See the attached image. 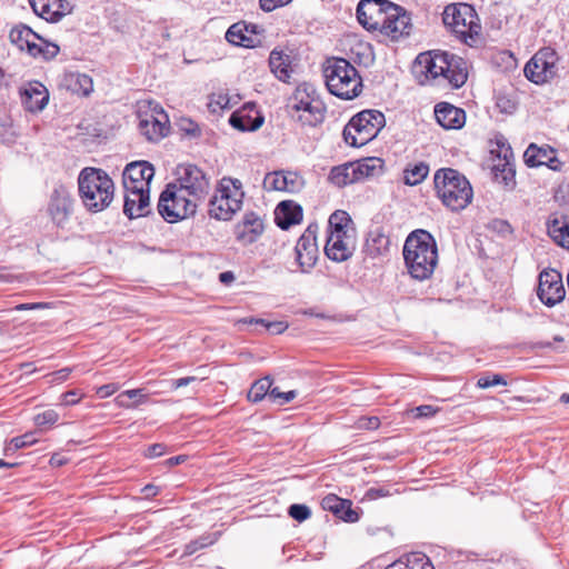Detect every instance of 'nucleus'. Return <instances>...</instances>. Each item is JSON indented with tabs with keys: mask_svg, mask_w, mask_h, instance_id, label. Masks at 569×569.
Wrapping results in <instances>:
<instances>
[{
	"mask_svg": "<svg viewBox=\"0 0 569 569\" xmlns=\"http://www.w3.org/2000/svg\"><path fill=\"white\" fill-rule=\"evenodd\" d=\"M392 6L387 0H361L357 7V19L367 30L381 32Z\"/></svg>",
	"mask_w": 569,
	"mask_h": 569,
	"instance_id": "11",
	"label": "nucleus"
},
{
	"mask_svg": "<svg viewBox=\"0 0 569 569\" xmlns=\"http://www.w3.org/2000/svg\"><path fill=\"white\" fill-rule=\"evenodd\" d=\"M288 513L292 519L299 522L307 520L311 516L309 507L300 503L291 505L288 509Z\"/></svg>",
	"mask_w": 569,
	"mask_h": 569,
	"instance_id": "50",
	"label": "nucleus"
},
{
	"mask_svg": "<svg viewBox=\"0 0 569 569\" xmlns=\"http://www.w3.org/2000/svg\"><path fill=\"white\" fill-rule=\"evenodd\" d=\"M380 426V420L378 417H361L358 420V427L360 429L375 430Z\"/></svg>",
	"mask_w": 569,
	"mask_h": 569,
	"instance_id": "58",
	"label": "nucleus"
},
{
	"mask_svg": "<svg viewBox=\"0 0 569 569\" xmlns=\"http://www.w3.org/2000/svg\"><path fill=\"white\" fill-rule=\"evenodd\" d=\"M208 178L206 173L194 164H186L180 173V193H207Z\"/></svg>",
	"mask_w": 569,
	"mask_h": 569,
	"instance_id": "24",
	"label": "nucleus"
},
{
	"mask_svg": "<svg viewBox=\"0 0 569 569\" xmlns=\"http://www.w3.org/2000/svg\"><path fill=\"white\" fill-rule=\"evenodd\" d=\"M351 505L350 500L339 498L336 495H328L321 501L325 510L332 512L343 521L356 522L359 519V515L351 508Z\"/></svg>",
	"mask_w": 569,
	"mask_h": 569,
	"instance_id": "28",
	"label": "nucleus"
},
{
	"mask_svg": "<svg viewBox=\"0 0 569 569\" xmlns=\"http://www.w3.org/2000/svg\"><path fill=\"white\" fill-rule=\"evenodd\" d=\"M537 295L541 302L548 307H553L562 301L566 291L560 273L555 270L542 271L539 276Z\"/></svg>",
	"mask_w": 569,
	"mask_h": 569,
	"instance_id": "14",
	"label": "nucleus"
},
{
	"mask_svg": "<svg viewBox=\"0 0 569 569\" xmlns=\"http://www.w3.org/2000/svg\"><path fill=\"white\" fill-rule=\"evenodd\" d=\"M323 74L326 86L333 96L343 100H351L361 93V77L348 60L343 58L329 59Z\"/></svg>",
	"mask_w": 569,
	"mask_h": 569,
	"instance_id": "5",
	"label": "nucleus"
},
{
	"mask_svg": "<svg viewBox=\"0 0 569 569\" xmlns=\"http://www.w3.org/2000/svg\"><path fill=\"white\" fill-rule=\"evenodd\" d=\"M305 186L303 178L293 171H273L266 174L263 188L268 191L299 192Z\"/></svg>",
	"mask_w": 569,
	"mask_h": 569,
	"instance_id": "18",
	"label": "nucleus"
},
{
	"mask_svg": "<svg viewBox=\"0 0 569 569\" xmlns=\"http://www.w3.org/2000/svg\"><path fill=\"white\" fill-rule=\"evenodd\" d=\"M40 41H41V46H40L41 51H40L39 57H42L44 60H51L54 57H57V54L60 51L59 46H57L56 43L49 42V41L44 40L43 38Z\"/></svg>",
	"mask_w": 569,
	"mask_h": 569,
	"instance_id": "52",
	"label": "nucleus"
},
{
	"mask_svg": "<svg viewBox=\"0 0 569 569\" xmlns=\"http://www.w3.org/2000/svg\"><path fill=\"white\" fill-rule=\"evenodd\" d=\"M59 419V415L53 409H48L41 413H38L34 416V423L37 427L43 428V427H50L54 425Z\"/></svg>",
	"mask_w": 569,
	"mask_h": 569,
	"instance_id": "47",
	"label": "nucleus"
},
{
	"mask_svg": "<svg viewBox=\"0 0 569 569\" xmlns=\"http://www.w3.org/2000/svg\"><path fill=\"white\" fill-rule=\"evenodd\" d=\"M329 180L337 187H345L347 184L357 182L360 179L356 171L355 163L349 162L333 167L329 173Z\"/></svg>",
	"mask_w": 569,
	"mask_h": 569,
	"instance_id": "36",
	"label": "nucleus"
},
{
	"mask_svg": "<svg viewBox=\"0 0 569 569\" xmlns=\"http://www.w3.org/2000/svg\"><path fill=\"white\" fill-rule=\"evenodd\" d=\"M465 62L448 52L420 53L415 62V71L425 74L426 79L442 77L453 88H460L467 81Z\"/></svg>",
	"mask_w": 569,
	"mask_h": 569,
	"instance_id": "2",
	"label": "nucleus"
},
{
	"mask_svg": "<svg viewBox=\"0 0 569 569\" xmlns=\"http://www.w3.org/2000/svg\"><path fill=\"white\" fill-rule=\"evenodd\" d=\"M403 259L413 279H429L438 264V247L433 236L423 229L409 233L403 246Z\"/></svg>",
	"mask_w": 569,
	"mask_h": 569,
	"instance_id": "1",
	"label": "nucleus"
},
{
	"mask_svg": "<svg viewBox=\"0 0 569 569\" xmlns=\"http://www.w3.org/2000/svg\"><path fill=\"white\" fill-rule=\"evenodd\" d=\"M385 124L386 118L381 111L363 110L345 126L342 137L348 146L362 147L376 138Z\"/></svg>",
	"mask_w": 569,
	"mask_h": 569,
	"instance_id": "8",
	"label": "nucleus"
},
{
	"mask_svg": "<svg viewBox=\"0 0 569 569\" xmlns=\"http://www.w3.org/2000/svg\"><path fill=\"white\" fill-rule=\"evenodd\" d=\"M525 163L528 167L536 168L540 166H547L553 171L561 170L562 163L558 160L555 154V150L551 148H540L535 143H530L523 153Z\"/></svg>",
	"mask_w": 569,
	"mask_h": 569,
	"instance_id": "23",
	"label": "nucleus"
},
{
	"mask_svg": "<svg viewBox=\"0 0 569 569\" xmlns=\"http://www.w3.org/2000/svg\"><path fill=\"white\" fill-rule=\"evenodd\" d=\"M144 397L142 393V389H131L121 392L117 398L116 402L119 407L122 408H131L133 403L130 400H134L136 402H140V400Z\"/></svg>",
	"mask_w": 569,
	"mask_h": 569,
	"instance_id": "45",
	"label": "nucleus"
},
{
	"mask_svg": "<svg viewBox=\"0 0 569 569\" xmlns=\"http://www.w3.org/2000/svg\"><path fill=\"white\" fill-rule=\"evenodd\" d=\"M356 234L350 216L343 210H336L328 220V236Z\"/></svg>",
	"mask_w": 569,
	"mask_h": 569,
	"instance_id": "32",
	"label": "nucleus"
},
{
	"mask_svg": "<svg viewBox=\"0 0 569 569\" xmlns=\"http://www.w3.org/2000/svg\"><path fill=\"white\" fill-rule=\"evenodd\" d=\"M437 122L445 129H460L466 122V112L448 102L435 107Z\"/></svg>",
	"mask_w": 569,
	"mask_h": 569,
	"instance_id": "26",
	"label": "nucleus"
},
{
	"mask_svg": "<svg viewBox=\"0 0 569 569\" xmlns=\"http://www.w3.org/2000/svg\"><path fill=\"white\" fill-rule=\"evenodd\" d=\"M356 250V234L328 236L325 247L326 256L336 262H343L353 256Z\"/></svg>",
	"mask_w": 569,
	"mask_h": 569,
	"instance_id": "19",
	"label": "nucleus"
},
{
	"mask_svg": "<svg viewBox=\"0 0 569 569\" xmlns=\"http://www.w3.org/2000/svg\"><path fill=\"white\" fill-rule=\"evenodd\" d=\"M417 417H431L436 413V410L431 406H419L416 408Z\"/></svg>",
	"mask_w": 569,
	"mask_h": 569,
	"instance_id": "64",
	"label": "nucleus"
},
{
	"mask_svg": "<svg viewBox=\"0 0 569 569\" xmlns=\"http://www.w3.org/2000/svg\"><path fill=\"white\" fill-rule=\"evenodd\" d=\"M443 24L459 39L468 43L480 32L479 18L475 9L467 3L449 4L442 13Z\"/></svg>",
	"mask_w": 569,
	"mask_h": 569,
	"instance_id": "9",
	"label": "nucleus"
},
{
	"mask_svg": "<svg viewBox=\"0 0 569 569\" xmlns=\"http://www.w3.org/2000/svg\"><path fill=\"white\" fill-rule=\"evenodd\" d=\"M296 397H297L296 390L282 392V391H280V389L278 387H274L270 390V399H272L273 401L279 400L280 405L288 403V402L292 401Z\"/></svg>",
	"mask_w": 569,
	"mask_h": 569,
	"instance_id": "51",
	"label": "nucleus"
},
{
	"mask_svg": "<svg viewBox=\"0 0 569 569\" xmlns=\"http://www.w3.org/2000/svg\"><path fill=\"white\" fill-rule=\"evenodd\" d=\"M256 26H251L250 32H254ZM249 27L244 23L237 22L229 27L226 32V40L234 46L244 48H253L254 39L248 36Z\"/></svg>",
	"mask_w": 569,
	"mask_h": 569,
	"instance_id": "33",
	"label": "nucleus"
},
{
	"mask_svg": "<svg viewBox=\"0 0 569 569\" xmlns=\"http://www.w3.org/2000/svg\"><path fill=\"white\" fill-rule=\"evenodd\" d=\"M291 117L303 126L316 127L323 122L327 107L315 87L309 83L298 86L289 99Z\"/></svg>",
	"mask_w": 569,
	"mask_h": 569,
	"instance_id": "6",
	"label": "nucleus"
},
{
	"mask_svg": "<svg viewBox=\"0 0 569 569\" xmlns=\"http://www.w3.org/2000/svg\"><path fill=\"white\" fill-rule=\"evenodd\" d=\"M557 53L549 48L539 50L525 66V76L536 84L546 83L557 73Z\"/></svg>",
	"mask_w": 569,
	"mask_h": 569,
	"instance_id": "12",
	"label": "nucleus"
},
{
	"mask_svg": "<svg viewBox=\"0 0 569 569\" xmlns=\"http://www.w3.org/2000/svg\"><path fill=\"white\" fill-rule=\"evenodd\" d=\"M71 11L72 6L68 0H50L48 21L57 22Z\"/></svg>",
	"mask_w": 569,
	"mask_h": 569,
	"instance_id": "42",
	"label": "nucleus"
},
{
	"mask_svg": "<svg viewBox=\"0 0 569 569\" xmlns=\"http://www.w3.org/2000/svg\"><path fill=\"white\" fill-rule=\"evenodd\" d=\"M73 212L71 191L63 184H56L49 196L47 213L58 228H64Z\"/></svg>",
	"mask_w": 569,
	"mask_h": 569,
	"instance_id": "13",
	"label": "nucleus"
},
{
	"mask_svg": "<svg viewBox=\"0 0 569 569\" xmlns=\"http://www.w3.org/2000/svg\"><path fill=\"white\" fill-rule=\"evenodd\" d=\"M9 39L12 44H14L19 50H24L28 40L30 39H39L42 40L37 32H34L30 27L26 24L14 26L9 33Z\"/></svg>",
	"mask_w": 569,
	"mask_h": 569,
	"instance_id": "39",
	"label": "nucleus"
},
{
	"mask_svg": "<svg viewBox=\"0 0 569 569\" xmlns=\"http://www.w3.org/2000/svg\"><path fill=\"white\" fill-rule=\"evenodd\" d=\"M177 184L171 182L167 189L160 194L158 211L160 216L168 222L173 223L178 221V212L170 208L169 202H174L177 194Z\"/></svg>",
	"mask_w": 569,
	"mask_h": 569,
	"instance_id": "37",
	"label": "nucleus"
},
{
	"mask_svg": "<svg viewBox=\"0 0 569 569\" xmlns=\"http://www.w3.org/2000/svg\"><path fill=\"white\" fill-rule=\"evenodd\" d=\"M251 111H253V108L248 109V107L234 111L229 118L230 126L242 132L254 131L259 129L263 123V117L260 116L257 111L256 116L252 117L250 114Z\"/></svg>",
	"mask_w": 569,
	"mask_h": 569,
	"instance_id": "29",
	"label": "nucleus"
},
{
	"mask_svg": "<svg viewBox=\"0 0 569 569\" xmlns=\"http://www.w3.org/2000/svg\"><path fill=\"white\" fill-rule=\"evenodd\" d=\"M163 449H164L163 445L154 443V445L148 447V449L146 451V456L149 458L159 457V456L163 455Z\"/></svg>",
	"mask_w": 569,
	"mask_h": 569,
	"instance_id": "62",
	"label": "nucleus"
},
{
	"mask_svg": "<svg viewBox=\"0 0 569 569\" xmlns=\"http://www.w3.org/2000/svg\"><path fill=\"white\" fill-rule=\"evenodd\" d=\"M83 393H81L79 390H69L61 395V405L62 406H73L80 402L82 399Z\"/></svg>",
	"mask_w": 569,
	"mask_h": 569,
	"instance_id": "56",
	"label": "nucleus"
},
{
	"mask_svg": "<svg viewBox=\"0 0 569 569\" xmlns=\"http://www.w3.org/2000/svg\"><path fill=\"white\" fill-rule=\"evenodd\" d=\"M36 40L37 39L28 40V43L26 44V48H24V49H27L28 53L30 56L34 57V58L39 57L40 56V51H41V49H40L41 44H38L36 42Z\"/></svg>",
	"mask_w": 569,
	"mask_h": 569,
	"instance_id": "63",
	"label": "nucleus"
},
{
	"mask_svg": "<svg viewBox=\"0 0 569 569\" xmlns=\"http://www.w3.org/2000/svg\"><path fill=\"white\" fill-rule=\"evenodd\" d=\"M503 156L493 164L492 172L495 180L506 189L512 190L516 187V168L512 162V151L510 147L502 150Z\"/></svg>",
	"mask_w": 569,
	"mask_h": 569,
	"instance_id": "25",
	"label": "nucleus"
},
{
	"mask_svg": "<svg viewBox=\"0 0 569 569\" xmlns=\"http://www.w3.org/2000/svg\"><path fill=\"white\" fill-rule=\"evenodd\" d=\"M495 386H507V381L501 375H492L480 377L477 381V387L481 389H488Z\"/></svg>",
	"mask_w": 569,
	"mask_h": 569,
	"instance_id": "49",
	"label": "nucleus"
},
{
	"mask_svg": "<svg viewBox=\"0 0 569 569\" xmlns=\"http://www.w3.org/2000/svg\"><path fill=\"white\" fill-rule=\"evenodd\" d=\"M138 129L148 141L157 142L167 137L170 121L166 111L156 102L141 101L137 109Z\"/></svg>",
	"mask_w": 569,
	"mask_h": 569,
	"instance_id": "10",
	"label": "nucleus"
},
{
	"mask_svg": "<svg viewBox=\"0 0 569 569\" xmlns=\"http://www.w3.org/2000/svg\"><path fill=\"white\" fill-rule=\"evenodd\" d=\"M154 176L153 166L144 160L133 161L126 166L122 173V182L124 189H143L150 188V182Z\"/></svg>",
	"mask_w": 569,
	"mask_h": 569,
	"instance_id": "16",
	"label": "nucleus"
},
{
	"mask_svg": "<svg viewBox=\"0 0 569 569\" xmlns=\"http://www.w3.org/2000/svg\"><path fill=\"white\" fill-rule=\"evenodd\" d=\"M72 369L69 367L62 368L60 370H57L50 375L51 382H62L66 379H68L69 375L71 373Z\"/></svg>",
	"mask_w": 569,
	"mask_h": 569,
	"instance_id": "60",
	"label": "nucleus"
},
{
	"mask_svg": "<svg viewBox=\"0 0 569 569\" xmlns=\"http://www.w3.org/2000/svg\"><path fill=\"white\" fill-rule=\"evenodd\" d=\"M379 161L380 160L377 158H367L361 161L353 162L359 179L361 180L363 178L372 176L377 168V162Z\"/></svg>",
	"mask_w": 569,
	"mask_h": 569,
	"instance_id": "46",
	"label": "nucleus"
},
{
	"mask_svg": "<svg viewBox=\"0 0 569 569\" xmlns=\"http://www.w3.org/2000/svg\"><path fill=\"white\" fill-rule=\"evenodd\" d=\"M264 232L262 218L256 212H246L233 229L236 240L242 246H250L258 241Z\"/></svg>",
	"mask_w": 569,
	"mask_h": 569,
	"instance_id": "17",
	"label": "nucleus"
},
{
	"mask_svg": "<svg viewBox=\"0 0 569 569\" xmlns=\"http://www.w3.org/2000/svg\"><path fill=\"white\" fill-rule=\"evenodd\" d=\"M291 0H259L260 8L266 12H271L278 7L286 6Z\"/></svg>",
	"mask_w": 569,
	"mask_h": 569,
	"instance_id": "57",
	"label": "nucleus"
},
{
	"mask_svg": "<svg viewBox=\"0 0 569 569\" xmlns=\"http://www.w3.org/2000/svg\"><path fill=\"white\" fill-rule=\"evenodd\" d=\"M389 495V490L382 488V487H379V488H370L367 490V493H366V497H368L369 499H378V498H381V497H386Z\"/></svg>",
	"mask_w": 569,
	"mask_h": 569,
	"instance_id": "61",
	"label": "nucleus"
},
{
	"mask_svg": "<svg viewBox=\"0 0 569 569\" xmlns=\"http://www.w3.org/2000/svg\"><path fill=\"white\" fill-rule=\"evenodd\" d=\"M150 196L149 190L143 189H126L123 213L129 219L146 216L149 212Z\"/></svg>",
	"mask_w": 569,
	"mask_h": 569,
	"instance_id": "22",
	"label": "nucleus"
},
{
	"mask_svg": "<svg viewBox=\"0 0 569 569\" xmlns=\"http://www.w3.org/2000/svg\"><path fill=\"white\" fill-rule=\"evenodd\" d=\"M78 186L83 204L92 212L102 211L113 199V181L102 169H82Z\"/></svg>",
	"mask_w": 569,
	"mask_h": 569,
	"instance_id": "3",
	"label": "nucleus"
},
{
	"mask_svg": "<svg viewBox=\"0 0 569 569\" xmlns=\"http://www.w3.org/2000/svg\"><path fill=\"white\" fill-rule=\"evenodd\" d=\"M74 91L81 92L83 96H88L93 90L92 79L83 73L76 76Z\"/></svg>",
	"mask_w": 569,
	"mask_h": 569,
	"instance_id": "48",
	"label": "nucleus"
},
{
	"mask_svg": "<svg viewBox=\"0 0 569 569\" xmlns=\"http://www.w3.org/2000/svg\"><path fill=\"white\" fill-rule=\"evenodd\" d=\"M429 171V164L425 161L408 163L403 169V182L407 186H418L428 177Z\"/></svg>",
	"mask_w": 569,
	"mask_h": 569,
	"instance_id": "38",
	"label": "nucleus"
},
{
	"mask_svg": "<svg viewBox=\"0 0 569 569\" xmlns=\"http://www.w3.org/2000/svg\"><path fill=\"white\" fill-rule=\"evenodd\" d=\"M390 238L381 228L371 230L366 240V250L369 256H382L389 251Z\"/></svg>",
	"mask_w": 569,
	"mask_h": 569,
	"instance_id": "34",
	"label": "nucleus"
},
{
	"mask_svg": "<svg viewBox=\"0 0 569 569\" xmlns=\"http://www.w3.org/2000/svg\"><path fill=\"white\" fill-rule=\"evenodd\" d=\"M269 66L271 72L280 81L287 82L291 77V59L289 54L282 51L272 50L269 57Z\"/></svg>",
	"mask_w": 569,
	"mask_h": 569,
	"instance_id": "31",
	"label": "nucleus"
},
{
	"mask_svg": "<svg viewBox=\"0 0 569 569\" xmlns=\"http://www.w3.org/2000/svg\"><path fill=\"white\" fill-rule=\"evenodd\" d=\"M433 183L441 202L452 211L465 209L472 199V188L467 178L452 168L436 171Z\"/></svg>",
	"mask_w": 569,
	"mask_h": 569,
	"instance_id": "4",
	"label": "nucleus"
},
{
	"mask_svg": "<svg viewBox=\"0 0 569 569\" xmlns=\"http://www.w3.org/2000/svg\"><path fill=\"white\" fill-rule=\"evenodd\" d=\"M21 103L29 112L42 111L49 101L48 89L39 81H31L20 88Z\"/></svg>",
	"mask_w": 569,
	"mask_h": 569,
	"instance_id": "21",
	"label": "nucleus"
},
{
	"mask_svg": "<svg viewBox=\"0 0 569 569\" xmlns=\"http://www.w3.org/2000/svg\"><path fill=\"white\" fill-rule=\"evenodd\" d=\"M548 234L562 248L569 249V217L553 216L547 222Z\"/></svg>",
	"mask_w": 569,
	"mask_h": 569,
	"instance_id": "30",
	"label": "nucleus"
},
{
	"mask_svg": "<svg viewBox=\"0 0 569 569\" xmlns=\"http://www.w3.org/2000/svg\"><path fill=\"white\" fill-rule=\"evenodd\" d=\"M219 533L212 532L204 536H201L194 541L188 543L184 548V555L190 556L198 551L199 549L206 548L208 546L213 545L218 540Z\"/></svg>",
	"mask_w": 569,
	"mask_h": 569,
	"instance_id": "44",
	"label": "nucleus"
},
{
	"mask_svg": "<svg viewBox=\"0 0 569 569\" xmlns=\"http://www.w3.org/2000/svg\"><path fill=\"white\" fill-rule=\"evenodd\" d=\"M11 440H12L13 447H16L18 450L29 447L37 442L34 432H27L22 436L12 438Z\"/></svg>",
	"mask_w": 569,
	"mask_h": 569,
	"instance_id": "53",
	"label": "nucleus"
},
{
	"mask_svg": "<svg viewBox=\"0 0 569 569\" xmlns=\"http://www.w3.org/2000/svg\"><path fill=\"white\" fill-rule=\"evenodd\" d=\"M260 323L266 327V329L272 333H281L287 329V325L282 321L267 322L263 319H251L250 323Z\"/></svg>",
	"mask_w": 569,
	"mask_h": 569,
	"instance_id": "55",
	"label": "nucleus"
},
{
	"mask_svg": "<svg viewBox=\"0 0 569 569\" xmlns=\"http://www.w3.org/2000/svg\"><path fill=\"white\" fill-rule=\"evenodd\" d=\"M119 389L118 385L116 383H107L97 389V395L100 398H107L117 392Z\"/></svg>",
	"mask_w": 569,
	"mask_h": 569,
	"instance_id": "59",
	"label": "nucleus"
},
{
	"mask_svg": "<svg viewBox=\"0 0 569 569\" xmlns=\"http://www.w3.org/2000/svg\"><path fill=\"white\" fill-rule=\"evenodd\" d=\"M274 214L277 226L287 230L302 220V207L292 200H283L278 203Z\"/></svg>",
	"mask_w": 569,
	"mask_h": 569,
	"instance_id": "27",
	"label": "nucleus"
},
{
	"mask_svg": "<svg viewBox=\"0 0 569 569\" xmlns=\"http://www.w3.org/2000/svg\"><path fill=\"white\" fill-rule=\"evenodd\" d=\"M202 137V127L190 118L180 117V140L189 139L198 143Z\"/></svg>",
	"mask_w": 569,
	"mask_h": 569,
	"instance_id": "41",
	"label": "nucleus"
},
{
	"mask_svg": "<svg viewBox=\"0 0 569 569\" xmlns=\"http://www.w3.org/2000/svg\"><path fill=\"white\" fill-rule=\"evenodd\" d=\"M34 13L48 21L50 0H30Z\"/></svg>",
	"mask_w": 569,
	"mask_h": 569,
	"instance_id": "54",
	"label": "nucleus"
},
{
	"mask_svg": "<svg viewBox=\"0 0 569 569\" xmlns=\"http://www.w3.org/2000/svg\"><path fill=\"white\" fill-rule=\"evenodd\" d=\"M244 192L238 179L222 178L209 201V216L229 221L241 209Z\"/></svg>",
	"mask_w": 569,
	"mask_h": 569,
	"instance_id": "7",
	"label": "nucleus"
},
{
	"mask_svg": "<svg viewBox=\"0 0 569 569\" xmlns=\"http://www.w3.org/2000/svg\"><path fill=\"white\" fill-rule=\"evenodd\" d=\"M272 379L270 376H266L254 381L248 391V400L251 402L261 401L267 395L270 397V390L272 389Z\"/></svg>",
	"mask_w": 569,
	"mask_h": 569,
	"instance_id": "40",
	"label": "nucleus"
},
{
	"mask_svg": "<svg viewBox=\"0 0 569 569\" xmlns=\"http://www.w3.org/2000/svg\"><path fill=\"white\" fill-rule=\"evenodd\" d=\"M388 18L381 31L382 34L388 36L391 40H399L410 33L411 19L403 8L393 3Z\"/></svg>",
	"mask_w": 569,
	"mask_h": 569,
	"instance_id": "20",
	"label": "nucleus"
},
{
	"mask_svg": "<svg viewBox=\"0 0 569 569\" xmlns=\"http://www.w3.org/2000/svg\"><path fill=\"white\" fill-rule=\"evenodd\" d=\"M386 569H435L430 559L420 552H411L402 556Z\"/></svg>",
	"mask_w": 569,
	"mask_h": 569,
	"instance_id": "35",
	"label": "nucleus"
},
{
	"mask_svg": "<svg viewBox=\"0 0 569 569\" xmlns=\"http://www.w3.org/2000/svg\"><path fill=\"white\" fill-rule=\"evenodd\" d=\"M207 193H188L189 198L180 194V201L183 202V216H180V221L191 217L196 213L198 203L203 200Z\"/></svg>",
	"mask_w": 569,
	"mask_h": 569,
	"instance_id": "43",
	"label": "nucleus"
},
{
	"mask_svg": "<svg viewBox=\"0 0 569 569\" xmlns=\"http://www.w3.org/2000/svg\"><path fill=\"white\" fill-rule=\"evenodd\" d=\"M316 229L317 227L309 226L298 239L295 248L296 260L302 272H309L318 259Z\"/></svg>",
	"mask_w": 569,
	"mask_h": 569,
	"instance_id": "15",
	"label": "nucleus"
}]
</instances>
